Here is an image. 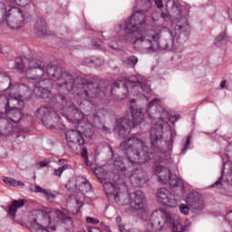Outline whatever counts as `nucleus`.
<instances>
[{
	"mask_svg": "<svg viewBox=\"0 0 232 232\" xmlns=\"http://www.w3.org/2000/svg\"><path fill=\"white\" fill-rule=\"evenodd\" d=\"M34 30L40 34V35H44V34H46V21L41 17L37 18Z\"/></svg>",
	"mask_w": 232,
	"mask_h": 232,
	"instance_id": "24",
	"label": "nucleus"
},
{
	"mask_svg": "<svg viewBox=\"0 0 232 232\" xmlns=\"http://www.w3.org/2000/svg\"><path fill=\"white\" fill-rule=\"evenodd\" d=\"M120 232H130V229H126V227L124 225H119Z\"/></svg>",
	"mask_w": 232,
	"mask_h": 232,
	"instance_id": "46",
	"label": "nucleus"
},
{
	"mask_svg": "<svg viewBox=\"0 0 232 232\" xmlns=\"http://www.w3.org/2000/svg\"><path fill=\"white\" fill-rule=\"evenodd\" d=\"M86 222L87 224H99V219L98 218H92V217H87L86 218Z\"/></svg>",
	"mask_w": 232,
	"mask_h": 232,
	"instance_id": "40",
	"label": "nucleus"
},
{
	"mask_svg": "<svg viewBox=\"0 0 232 232\" xmlns=\"http://www.w3.org/2000/svg\"><path fill=\"white\" fill-rule=\"evenodd\" d=\"M28 3H30V0H5L4 8H15V5L17 6L24 7L28 5Z\"/></svg>",
	"mask_w": 232,
	"mask_h": 232,
	"instance_id": "22",
	"label": "nucleus"
},
{
	"mask_svg": "<svg viewBox=\"0 0 232 232\" xmlns=\"http://www.w3.org/2000/svg\"><path fill=\"white\" fill-rule=\"evenodd\" d=\"M3 52V47L0 45V53Z\"/></svg>",
	"mask_w": 232,
	"mask_h": 232,
	"instance_id": "56",
	"label": "nucleus"
},
{
	"mask_svg": "<svg viewBox=\"0 0 232 232\" xmlns=\"http://www.w3.org/2000/svg\"><path fill=\"white\" fill-rule=\"evenodd\" d=\"M154 231H162L166 227H172L173 232H184L186 228L180 223L179 215L171 214L164 208H160L150 215V225Z\"/></svg>",
	"mask_w": 232,
	"mask_h": 232,
	"instance_id": "6",
	"label": "nucleus"
},
{
	"mask_svg": "<svg viewBox=\"0 0 232 232\" xmlns=\"http://www.w3.org/2000/svg\"><path fill=\"white\" fill-rule=\"evenodd\" d=\"M47 73L58 90H63V92L74 90L73 94H69V100L63 95H57L56 101L58 102L55 103L54 109L60 111L61 115L65 117L69 122L77 124L78 130H82L83 135L88 139L93 137V130L84 116V112L79 111L77 106L82 108L89 106L91 113H88L87 116L99 119L101 115H104V108L95 104V101H102V99L106 101L107 95H113L115 88H118L119 93L123 92L122 95H117L119 101L128 99L129 95L143 97L149 101V95H151V87L147 84L144 76L139 73L131 76L122 75L121 79L115 81L112 86L108 85L102 88L99 87L97 83L82 79V77L74 78L70 72L57 70L54 67H49Z\"/></svg>",
	"mask_w": 232,
	"mask_h": 232,
	"instance_id": "1",
	"label": "nucleus"
},
{
	"mask_svg": "<svg viewBox=\"0 0 232 232\" xmlns=\"http://www.w3.org/2000/svg\"><path fill=\"white\" fill-rule=\"evenodd\" d=\"M158 200L168 206L169 208H177L179 206V199L175 196L171 195V192L168 188H160L158 190Z\"/></svg>",
	"mask_w": 232,
	"mask_h": 232,
	"instance_id": "17",
	"label": "nucleus"
},
{
	"mask_svg": "<svg viewBox=\"0 0 232 232\" xmlns=\"http://www.w3.org/2000/svg\"><path fill=\"white\" fill-rule=\"evenodd\" d=\"M102 44H103L102 41L99 39L94 40L91 43V46L92 47L93 50H104V47Z\"/></svg>",
	"mask_w": 232,
	"mask_h": 232,
	"instance_id": "31",
	"label": "nucleus"
},
{
	"mask_svg": "<svg viewBox=\"0 0 232 232\" xmlns=\"http://www.w3.org/2000/svg\"><path fill=\"white\" fill-rule=\"evenodd\" d=\"M191 140V136H188L186 142L183 145V149L181 150V155H185L186 151L189 150V142Z\"/></svg>",
	"mask_w": 232,
	"mask_h": 232,
	"instance_id": "34",
	"label": "nucleus"
},
{
	"mask_svg": "<svg viewBox=\"0 0 232 232\" xmlns=\"http://www.w3.org/2000/svg\"><path fill=\"white\" fill-rule=\"evenodd\" d=\"M139 212V217H140V218L142 220H145V222H147L148 218H150V210L146 208V205L143 207V208H140V209H136Z\"/></svg>",
	"mask_w": 232,
	"mask_h": 232,
	"instance_id": "29",
	"label": "nucleus"
},
{
	"mask_svg": "<svg viewBox=\"0 0 232 232\" xmlns=\"http://www.w3.org/2000/svg\"><path fill=\"white\" fill-rule=\"evenodd\" d=\"M0 82H7L8 87L5 89V92H10V90H14V86H12V80L10 79V76L0 73Z\"/></svg>",
	"mask_w": 232,
	"mask_h": 232,
	"instance_id": "28",
	"label": "nucleus"
},
{
	"mask_svg": "<svg viewBox=\"0 0 232 232\" xmlns=\"http://www.w3.org/2000/svg\"><path fill=\"white\" fill-rule=\"evenodd\" d=\"M102 37L103 39H105V41H108V39H110V33L108 32L102 33Z\"/></svg>",
	"mask_w": 232,
	"mask_h": 232,
	"instance_id": "47",
	"label": "nucleus"
},
{
	"mask_svg": "<svg viewBox=\"0 0 232 232\" xmlns=\"http://www.w3.org/2000/svg\"><path fill=\"white\" fill-rule=\"evenodd\" d=\"M3 180L5 184H7V186H12L13 188H16V186H24V183L22 181L8 177H4Z\"/></svg>",
	"mask_w": 232,
	"mask_h": 232,
	"instance_id": "27",
	"label": "nucleus"
},
{
	"mask_svg": "<svg viewBox=\"0 0 232 232\" xmlns=\"http://www.w3.org/2000/svg\"><path fill=\"white\" fill-rule=\"evenodd\" d=\"M104 191L109 198H114L116 204L119 206H125L128 204L127 199H124V194L119 191V187L115 186V184L108 181L103 184Z\"/></svg>",
	"mask_w": 232,
	"mask_h": 232,
	"instance_id": "14",
	"label": "nucleus"
},
{
	"mask_svg": "<svg viewBox=\"0 0 232 232\" xmlns=\"http://www.w3.org/2000/svg\"><path fill=\"white\" fill-rule=\"evenodd\" d=\"M189 208L190 206H188L186 204H180L179 205V211L182 213V215H188L189 213Z\"/></svg>",
	"mask_w": 232,
	"mask_h": 232,
	"instance_id": "36",
	"label": "nucleus"
},
{
	"mask_svg": "<svg viewBox=\"0 0 232 232\" xmlns=\"http://www.w3.org/2000/svg\"><path fill=\"white\" fill-rule=\"evenodd\" d=\"M155 5L158 6V8H163L164 7V3L162 0H154Z\"/></svg>",
	"mask_w": 232,
	"mask_h": 232,
	"instance_id": "43",
	"label": "nucleus"
},
{
	"mask_svg": "<svg viewBox=\"0 0 232 232\" xmlns=\"http://www.w3.org/2000/svg\"><path fill=\"white\" fill-rule=\"evenodd\" d=\"M100 224H101L102 229H104V226H107L106 224H104V222H101Z\"/></svg>",
	"mask_w": 232,
	"mask_h": 232,
	"instance_id": "53",
	"label": "nucleus"
},
{
	"mask_svg": "<svg viewBox=\"0 0 232 232\" xmlns=\"http://www.w3.org/2000/svg\"><path fill=\"white\" fill-rule=\"evenodd\" d=\"M110 151L113 155V149H111V147H110Z\"/></svg>",
	"mask_w": 232,
	"mask_h": 232,
	"instance_id": "55",
	"label": "nucleus"
},
{
	"mask_svg": "<svg viewBox=\"0 0 232 232\" xmlns=\"http://www.w3.org/2000/svg\"><path fill=\"white\" fill-rule=\"evenodd\" d=\"M186 202L188 206H189L191 208L195 209L196 211H202V209H204V200L193 195H189V197L186 198Z\"/></svg>",
	"mask_w": 232,
	"mask_h": 232,
	"instance_id": "20",
	"label": "nucleus"
},
{
	"mask_svg": "<svg viewBox=\"0 0 232 232\" xmlns=\"http://www.w3.org/2000/svg\"><path fill=\"white\" fill-rule=\"evenodd\" d=\"M103 130H107L106 127L103 126Z\"/></svg>",
	"mask_w": 232,
	"mask_h": 232,
	"instance_id": "57",
	"label": "nucleus"
},
{
	"mask_svg": "<svg viewBox=\"0 0 232 232\" xmlns=\"http://www.w3.org/2000/svg\"><path fill=\"white\" fill-rule=\"evenodd\" d=\"M146 24L144 12H136L123 23L115 27L112 39L115 35L120 43H134L144 53H153L159 50H175L177 44L186 43L191 32L188 18L181 16L172 21L170 29L158 26L157 30L142 31Z\"/></svg>",
	"mask_w": 232,
	"mask_h": 232,
	"instance_id": "2",
	"label": "nucleus"
},
{
	"mask_svg": "<svg viewBox=\"0 0 232 232\" xmlns=\"http://www.w3.org/2000/svg\"><path fill=\"white\" fill-rule=\"evenodd\" d=\"M130 208L133 209H143L146 206V197L140 190H137L130 195Z\"/></svg>",
	"mask_w": 232,
	"mask_h": 232,
	"instance_id": "18",
	"label": "nucleus"
},
{
	"mask_svg": "<svg viewBox=\"0 0 232 232\" xmlns=\"http://www.w3.org/2000/svg\"><path fill=\"white\" fill-rule=\"evenodd\" d=\"M55 104L53 105L54 111H50L48 107H40L35 112L34 117L37 121L43 122L49 130L55 128V126H59L61 124V117L57 113H61L55 110Z\"/></svg>",
	"mask_w": 232,
	"mask_h": 232,
	"instance_id": "9",
	"label": "nucleus"
},
{
	"mask_svg": "<svg viewBox=\"0 0 232 232\" xmlns=\"http://www.w3.org/2000/svg\"><path fill=\"white\" fill-rule=\"evenodd\" d=\"M31 191L34 193H42L43 195H50L48 190L41 188L39 185H34L31 187Z\"/></svg>",
	"mask_w": 232,
	"mask_h": 232,
	"instance_id": "32",
	"label": "nucleus"
},
{
	"mask_svg": "<svg viewBox=\"0 0 232 232\" xmlns=\"http://www.w3.org/2000/svg\"><path fill=\"white\" fill-rule=\"evenodd\" d=\"M121 222H122V218L121 217H117L116 223L118 224V227L119 226H122V224H121Z\"/></svg>",
	"mask_w": 232,
	"mask_h": 232,
	"instance_id": "49",
	"label": "nucleus"
},
{
	"mask_svg": "<svg viewBox=\"0 0 232 232\" xmlns=\"http://www.w3.org/2000/svg\"><path fill=\"white\" fill-rule=\"evenodd\" d=\"M130 104H135L136 101L135 99L130 98Z\"/></svg>",
	"mask_w": 232,
	"mask_h": 232,
	"instance_id": "52",
	"label": "nucleus"
},
{
	"mask_svg": "<svg viewBox=\"0 0 232 232\" xmlns=\"http://www.w3.org/2000/svg\"><path fill=\"white\" fill-rule=\"evenodd\" d=\"M147 115L152 124L150 130V154L153 155L155 160L154 172L157 175L158 182L169 184V188L174 189L176 197H184L186 189L182 179L177 177V175H172L169 169L160 165L168 158L166 152L160 147L164 130L170 135L169 144H173V130H171L169 122L174 124L180 119V115L169 116V112L164 108V100L162 99H154L148 103Z\"/></svg>",
	"mask_w": 232,
	"mask_h": 232,
	"instance_id": "3",
	"label": "nucleus"
},
{
	"mask_svg": "<svg viewBox=\"0 0 232 232\" xmlns=\"http://www.w3.org/2000/svg\"><path fill=\"white\" fill-rule=\"evenodd\" d=\"M104 231H107V232H111V228H110V226H104L103 227Z\"/></svg>",
	"mask_w": 232,
	"mask_h": 232,
	"instance_id": "51",
	"label": "nucleus"
},
{
	"mask_svg": "<svg viewBox=\"0 0 232 232\" xmlns=\"http://www.w3.org/2000/svg\"><path fill=\"white\" fill-rule=\"evenodd\" d=\"M125 177L130 179V184L135 186V188H141V186L146 184V180H148V174H146V171L142 169L132 170L130 168Z\"/></svg>",
	"mask_w": 232,
	"mask_h": 232,
	"instance_id": "15",
	"label": "nucleus"
},
{
	"mask_svg": "<svg viewBox=\"0 0 232 232\" xmlns=\"http://www.w3.org/2000/svg\"><path fill=\"white\" fill-rule=\"evenodd\" d=\"M167 5H172V9L177 12H179V15H182V12H181V8L180 6L177 5V4L175 3V0H169L167 2Z\"/></svg>",
	"mask_w": 232,
	"mask_h": 232,
	"instance_id": "33",
	"label": "nucleus"
},
{
	"mask_svg": "<svg viewBox=\"0 0 232 232\" xmlns=\"http://www.w3.org/2000/svg\"><path fill=\"white\" fill-rule=\"evenodd\" d=\"M16 134L17 139H26V136L23 132H19V127H17V123L12 122L10 120L0 116V135H4L5 137H8V135Z\"/></svg>",
	"mask_w": 232,
	"mask_h": 232,
	"instance_id": "11",
	"label": "nucleus"
},
{
	"mask_svg": "<svg viewBox=\"0 0 232 232\" xmlns=\"http://www.w3.org/2000/svg\"><path fill=\"white\" fill-rule=\"evenodd\" d=\"M104 61L97 56H92V66H102Z\"/></svg>",
	"mask_w": 232,
	"mask_h": 232,
	"instance_id": "35",
	"label": "nucleus"
},
{
	"mask_svg": "<svg viewBox=\"0 0 232 232\" xmlns=\"http://www.w3.org/2000/svg\"><path fill=\"white\" fill-rule=\"evenodd\" d=\"M108 46L109 48H111V50H122V47L119 45V43L117 42L111 41L108 44Z\"/></svg>",
	"mask_w": 232,
	"mask_h": 232,
	"instance_id": "37",
	"label": "nucleus"
},
{
	"mask_svg": "<svg viewBox=\"0 0 232 232\" xmlns=\"http://www.w3.org/2000/svg\"><path fill=\"white\" fill-rule=\"evenodd\" d=\"M137 63H139V58H137V56H130V57H128V58L124 61V64H125L128 68H133V66H135V64H137Z\"/></svg>",
	"mask_w": 232,
	"mask_h": 232,
	"instance_id": "30",
	"label": "nucleus"
},
{
	"mask_svg": "<svg viewBox=\"0 0 232 232\" xmlns=\"http://www.w3.org/2000/svg\"><path fill=\"white\" fill-rule=\"evenodd\" d=\"M5 4L0 2V14L2 15H8L7 24L12 30H20L23 28L24 22L23 21V14L21 9L17 7L8 8L5 7Z\"/></svg>",
	"mask_w": 232,
	"mask_h": 232,
	"instance_id": "10",
	"label": "nucleus"
},
{
	"mask_svg": "<svg viewBox=\"0 0 232 232\" xmlns=\"http://www.w3.org/2000/svg\"><path fill=\"white\" fill-rule=\"evenodd\" d=\"M226 84H227V80H223L220 83V88L221 90H224V88H226Z\"/></svg>",
	"mask_w": 232,
	"mask_h": 232,
	"instance_id": "48",
	"label": "nucleus"
},
{
	"mask_svg": "<svg viewBox=\"0 0 232 232\" xmlns=\"http://www.w3.org/2000/svg\"><path fill=\"white\" fill-rule=\"evenodd\" d=\"M14 64L19 72L24 73L26 80L29 82L32 81L34 93L42 99H48L51 93L50 88H52V82L46 78L47 76L49 79H52L50 74H48V68L63 70L54 66L53 63H50L44 68V63L39 58H29L24 60L22 57H17Z\"/></svg>",
	"mask_w": 232,
	"mask_h": 232,
	"instance_id": "4",
	"label": "nucleus"
},
{
	"mask_svg": "<svg viewBox=\"0 0 232 232\" xmlns=\"http://www.w3.org/2000/svg\"><path fill=\"white\" fill-rule=\"evenodd\" d=\"M24 206V200H14L12 204L9 206V215L13 217V218H15V213H17V210Z\"/></svg>",
	"mask_w": 232,
	"mask_h": 232,
	"instance_id": "23",
	"label": "nucleus"
},
{
	"mask_svg": "<svg viewBox=\"0 0 232 232\" xmlns=\"http://www.w3.org/2000/svg\"><path fill=\"white\" fill-rule=\"evenodd\" d=\"M74 184V189L76 191H81V193H88V191H92V184L88 182V179L84 178H77L75 180L72 179L69 181L68 186L72 188Z\"/></svg>",
	"mask_w": 232,
	"mask_h": 232,
	"instance_id": "19",
	"label": "nucleus"
},
{
	"mask_svg": "<svg viewBox=\"0 0 232 232\" xmlns=\"http://www.w3.org/2000/svg\"><path fill=\"white\" fill-rule=\"evenodd\" d=\"M59 169L63 173V172L66 171V169H68V165H63V166L60 167Z\"/></svg>",
	"mask_w": 232,
	"mask_h": 232,
	"instance_id": "50",
	"label": "nucleus"
},
{
	"mask_svg": "<svg viewBox=\"0 0 232 232\" xmlns=\"http://www.w3.org/2000/svg\"><path fill=\"white\" fill-rule=\"evenodd\" d=\"M82 135H84V132H82V129H80V130H67V132L65 133L67 145L71 150H72V151H75L78 146H80L81 148V146L84 144V138L82 137Z\"/></svg>",
	"mask_w": 232,
	"mask_h": 232,
	"instance_id": "13",
	"label": "nucleus"
},
{
	"mask_svg": "<svg viewBox=\"0 0 232 232\" xmlns=\"http://www.w3.org/2000/svg\"><path fill=\"white\" fill-rule=\"evenodd\" d=\"M214 44L216 46H224V44H227V33L223 32L221 34H219L215 41H214Z\"/></svg>",
	"mask_w": 232,
	"mask_h": 232,
	"instance_id": "26",
	"label": "nucleus"
},
{
	"mask_svg": "<svg viewBox=\"0 0 232 232\" xmlns=\"http://www.w3.org/2000/svg\"><path fill=\"white\" fill-rule=\"evenodd\" d=\"M81 155H82V157L84 160L85 165L88 166V162H89V160H88V150H86L84 148L82 149Z\"/></svg>",
	"mask_w": 232,
	"mask_h": 232,
	"instance_id": "38",
	"label": "nucleus"
},
{
	"mask_svg": "<svg viewBox=\"0 0 232 232\" xmlns=\"http://www.w3.org/2000/svg\"><path fill=\"white\" fill-rule=\"evenodd\" d=\"M33 213H35V215L38 213L36 218L30 220V224L32 227L35 229V232H50V230H48V226L52 223L50 216L44 215L39 210H35Z\"/></svg>",
	"mask_w": 232,
	"mask_h": 232,
	"instance_id": "12",
	"label": "nucleus"
},
{
	"mask_svg": "<svg viewBox=\"0 0 232 232\" xmlns=\"http://www.w3.org/2000/svg\"><path fill=\"white\" fill-rule=\"evenodd\" d=\"M93 173L97 177V179H99V180H102V182H103V180H106V179H108V171L104 169V167L95 168L93 169Z\"/></svg>",
	"mask_w": 232,
	"mask_h": 232,
	"instance_id": "25",
	"label": "nucleus"
},
{
	"mask_svg": "<svg viewBox=\"0 0 232 232\" xmlns=\"http://www.w3.org/2000/svg\"><path fill=\"white\" fill-rule=\"evenodd\" d=\"M131 115L130 119L120 118L116 121V131L119 133L120 137H128L129 133H131V126L135 128L139 124L144 122V112L142 109H134L130 107Z\"/></svg>",
	"mask_w": 232,
	"mask_h": 232,
	"instance_id": "8",
	"label": "nucleus"
},
{
	"mask_svg": "<svg viewBox=\"0 0 232 232\" xmlns=\"http://www.w3.org/2000/svg\"><path fill=\"white\" fill-rule=\"evenodd\" d=\"M52 231H55L57 228L55 227H51Z\"/></svg>",
	"mask_w": 232,
	"mask_h": 232,
	"instance_id": "54",
	"label": "nucleus"
},
{
	"mask_svg": "<svg viewBox=\"0 0 232 232\" xmlns=\"http://www.w3.org/2000/svg\"><path fill=\"white\" fill-rule=\"evenodd\" d=\"M19 94H14L10 92L7 96L6 94L0 95V117H5V113L12 108L15 106L17 97Z\"/></svg>",
	"mask_w": 232,
	"mask_h": 232,
	"instance_id": "16",
	"label": "nucleus"
},
{
	"mask_svg": "<svg viewBox=\"0 0 232 232\" xmlns=\"http://www.w3.org/2000/svg\"><path fill=\"white\" fill-rule=\"evenodd\" d=\"M121 148L125 151L127 159L118 157L112 162L113 169L125 177L128 175L131 166L139 164L142 166L151 159L150 149L146 142L137 137H130L121 143Z\"/></svg>",
	"mask_w": 232,
	"mask_h": 232,
	"instance_id": "5",
	"label": "nucleus"
},
{
	"mask_svg": "<svg viewBox=\"0 0 232 232\" xmlns=\"http://www.w3.org/2000/svg\"><path fill=\"white\" fill-rule=\"evenodd\" d=\"M38 164L40 165V168H46V166H48L50 163L47 160H44L40 161Z\"/></svg>",
	"mask_w": 232,
	"mask_h": 232,
	"instance_id": "45",
	"label": "nucleus"
},
{
	"mask_svg": "<svg viewBox=\"0 0 232 232\" xmlns=\"http://www.w3.org/2000/svg\"><path fill=\"white\" fill-rule=\"evenodd\" d=\"M88 232H102V230L97 227H90Z\"/></svg>",
	"mask_w": 232,
	"mask_h": 232,
	"instance_id": "42",
	"label": "nucleus"
},
{
	"mask_svg": "<svg viewBox=\"0 0 232 232\" xmlns=\"http://www.w3.org/2000/svg\"><path fill=\"white\" fill-rule=\"evenodd\" d=\"M53 175H55L56 177H61V175H63V170H61L59 168L55 169Z\"/></svg>",
	"mask_w": 232,
	"mask_h": 232,
	"instance_id": "44",
	"label": "nucleus"
},
{
	"mask_svg": "<svg viewBox=\"0 0 232 232\" xmlns=\"http://www.w3.org/2000/svg\"><path fill=\"white\" fill-rule=\"evenodd\" d=\"M55 215L57 218L62 220L63 224L65 225V229H67V231H71V229H73V220L71 217H68L66 214H64V212L61 210H56Z\"/></svg>",
	"mask_w": 232,
	"mask_h": 232,
	"instance_id": "21",
	"label": "nucleus"
},
{
	"mask_svg": "<svg viewBox=\"0 0 232 232\" xmlns=\"http://www.w3.org/2000/svg\"><path fill=\"white\" fill-rule=\"evenodd\" d=\"M83 63L86 66H93V56L84 58L83 59Z\"/></svg>",
	"mask_w": 232,
	"mask_h": 232,
	"instance_id": "39",
	"label": "nucleus"
},
{
	"mask_svg": "<svg viewBox=\"0 0 232 232\" xmlns=\"http://www.w3.org/2000/svg\"><path fill=\"white\" fill-rule=\"evenodd\" d=\"M20 92L22 94H18L17 101L18 102L15 105H11L7 112H5V117L9 120L14 124H17L23 119V109L24 108V101H28V99H32V93H34V90L25 84H20L18 86Z\"/></svg>",
	"mask_w": 232,
	"mask_h": 232,
	"instance_id": "7",
	"label": "nucleus"
},
{
	"mask_svg": "<svg viewBox=\"0 0 232 232\" xmlns=\"http://www.w3.org/2000/svg\"><path fill=\"white\" fill-rule=\"evenodd\" d=\"M225 218L232 226V211L227 212Z\"/></svg>",
	"mask_w": 232,
	"mask_h": 232,
	"instance_id": "41",
	"label": "nucleus"
}]
</instances>
